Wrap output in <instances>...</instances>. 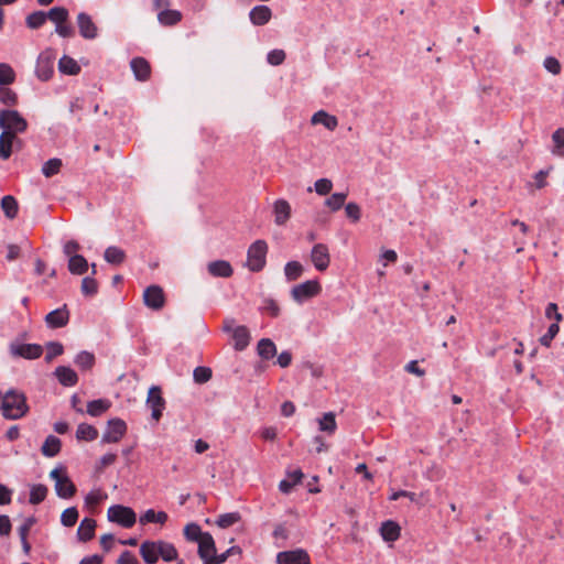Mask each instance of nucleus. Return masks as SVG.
Instances as JSON below:
<instances>
[{"label":"nucleus","instance_id":"f257e3e1","mask_svg":"<svg viewBox=\"0 0 564 564\" xmlns=\"http://www.w3.org/2000/svg\"><path fill=\"white\" fill-rule=\"evenodd\" d=\"M1 413L7 420H20L29 412L26 397L24 393L11 389L3 394Z\"/></svg>","mask_w":564,"mask_h":564},{"label":"nucleus","instance_id":"f03ea898","mask_svg":"<svg viewBox=\"0 0 564 564\" xmlns=\"http://www.w3.org/2000/svg\"><path fill=\"white\" fill-rule=\"evenodd\" d=\"M0 128L17 138L28 129V122L17 110L6 109L0 111Z\"/></svg>","mask_w":564,"mask_h":564},{"label":"nucleus","instance_id":"7ed1b4c3","mask_svg":"<svg viewBox=\"0 0 564 564\" xmlns=\"http://www.w3.org/2000/svg\"><path fill=\"white\" fill-rule=\"evenodd\" d=\"M268 243L262 240H256L250 245L247 251L246 267L252 272L261 271L267 262Z\"/></svg>","mask_w":564,"mask_h":564},{"label":"nucleus","instance_id":"20e7f679","mask_svg":"<svg viewBox=\"0 0 564 564\" xmlns=\"http://www.w3.org/2000/svg\"><path fill=\"white\" fill-rule=\"evenodd\" d=\"M107 519L123 528H131L137 521V514L132 508L122 505L110 506L107 510Z\"/></svg>","mask_w":564,"mask_h":564},{"label":"nucleus","instance_id":"39448f33","mask_svg":"<svg viewBox=\"0 0 564 564\" xmlns=\"http://www.w3.org/2000/svg\"><path fill=\"white\" fill-rule=\"evenodd\" d=\"M50 477L55 482V491L59 498L69 499L75 495L76 487L63 468H54L50 473Z\"/></svg>","mask_w":564,"mask_h":564},{"label":"nucleus","instance_id":"423d86ee","mask_svg":"<svg viewBox=\"0 0 564 564\" xmlns=\"http://www.w3.org/2000/svg\"><path fill=\"white\" fill-rule=\"evenodd\" d=\"M55 53L47 48L40 53L36 65L35 75L42 82H47L54 73Z\"/></svg>","mask_w":564,"mask_h":564},{"label":"nucleus","instance_id":"0eeeda50","mask_svg":"<svg viewBox=\"0 0 564 564\" xmlns=\"http://www.w3.org/2000/svg\"><path fill=\"white\" fill-rule=\"evenodd\" d=\"M322 288L317 280H308L295 285L291 290V296L296 303L302 304L319 294Z\"/></svg>","mask_w":564,"mask_h":564},{"label":"nucleus","instance_id":"6e6552de","mask_svg":"<svg viewBox=\"0 0 564 564\" xmlns=\"http://www.w3.org/2000/svg\"><path fill=\"white\" fill-rule=\"evenodd\" d=\"M127 432V424L119 417L110 419L107 422V427L102 434V444H115L118 443Z\"/></svg>","mask_w":564,"mask_h":564},{"label":"nucleus","instance_id":"1a4fd4ad","mask_svg":"<svg viewBox=\"0 0 564 564\" xmlns=\"http://www.w3.org/2000/svg\"><path fill=\"white\" fill-rule=\"evenodd\" d=\"M147 406L151 410V417L159 422L165 409V400L159 386H152L148 391Z\"/></svg>","mask_w":564,"mask_h":564},{"label":"nucleus","instance_id":"9d476101","mask_svg":"<svg viewBox=\"0 0 564 564\" xmlns=\"http://www.w3.org/2000/svg\"><path fill=\"white\" fill-rule=\"evenodd\" d=\"M276 564H311V556L305 549L297 547L281 551L275 556Z\"/></svg>","mask_w":564,"mask_h":564},{"label":"nucleus","instance_id":"9b49d317","mask_svg":"<svg viewBox=\"0 0 564 564\" xmlns=\"http://www.w3.org/2000/svg\"><path fill=\"white\" fill-rule=\"evenodd\" d=\"M9 349L12 356L29 360L37 359L43 354V348L39 344L12 343Z\"/></svg>","mask_w":564,"mask_h":564},{"label":"nucleus","instance_id":"f8f14e48","mask_svg":"<svg viewBox=\"0 0 564 564\" xmlns=\"http://www.w3.org/2000/svg\"><path fill=\"white\" fill-rule=\"evenodd\" d=\"M143 301L149 308L161 310L165 303L163 290L159 285L148 286L143 292Z\"/></svg>","mask_w":564,"mask_h":564},{"label":"nucleus","instance_id":"ddd939ff","mask_svg":"<svg viewBox=\"0 0 564 564\" xmlns=\"http://www.w3.org/2000/svg\"><path fill=\"white\" fill-rule=\"evenodd\" d=\"M77 26L80 36L86 40H95L98 36V26L93 21V18L85 12L78 13Z\"/></svg>","mask_w":564,"mask_h":564},{"label":"nucleus","instance_id":"4468645a","mask_svg":"<svg viewBox=\"0 0 564 564\" xmlns=\"http://www.w3.org/2000/svg\"><path fill=\"white\" fill-rule=\"evenodd\" d=\"M311 260L318 271H325L330 262L329 251L326 245L317 243L312 248Z\"/></svg>","mask_w":564,"mask_h":564},{"label":"nucleus","instance_id":"2eb2a0df","mask_svg":"<svg viewBox=\"0 0 564 564\" xmlns=\"http://www.w3.org/2000/svg\"><path fill=\"white\" fill-rule=\"evenodd\" d=\"M68 319H69V313H68L66 305H63L62 307L50 312L45 316V322H46L47 326L51 328L63 327L68 323Z\"/></svg>","mask_w":564,"mask_h":564},{"label":"nucleus","instance_id":"dca6fc26","mask_svg":"<svg viewBox=\"0 0 564 564\" xmlns=\"http://www.w3.org/2000/svg\"><path fill=\"white\" fill-rule=\"evenodd\" d=\"M274 223L283 226L291 217V205L288 200L279 198L273 203Z\"/></svg>","mask_w":564,"mask_h":564},{"label":"nucleus","instance_id":"f3484780","mask_svg":"<svg viewBox=\"0 0 564 564\" xmlns=\"http://www.w3.org/2000/svg\"><path fill=\"white\" fill-rule=\"evenodd\" d=\"M198 543V555L203 560V563L210 561L216 552L215 541L210 533H205L203 539Z\"/></svg>","mask_w":564,"mask_h":564},{"label":"nucleus","instance_id":"a211bd4d","mask_svg":"<svg viewBox=\"0 0 564 564\" xmlns=\"http://www.w3.org/2000/svg\"><path fill=\"white\" fill-rule=\"evenodd\" d=\"M272 18V11L268 6L260 4L253 7L249 12V19L253 25H264Z\"/></svg>","mask_w":564,"mask_h":564},{"label":"nucleus","instance_id":"6ab92c4d","mask_svg":"<svg viewBox=\"0 0 564 564\" xmlns=\"http://www.w3.org/2000/svg\"><path fill=\"white\" fill-rule=\"evenodd\" d=\"M207 271L215 278H229L234 270L231 264L226 260H216L207 264Z\"/></svg>","mask_w":564,"mask_h":564},{"label":"nucleus","instance_id":"aec40b11","mask_svg":"<svg viewBox=\"0 0 564 564\" xmlns=\"http://www.w3.org/2000/svg\"><path fill=\"white\" fill-rule=\"evenodd\" d=\"M140 554L147 564H154L160 557L159 541H144L140 545Z\"/></svg>","mask_w":564,"mask_h":564},{"label":"nucleus","instance_id":"412c9836","mask_svg":"<svg viewBox=\"0 0 564 564\" xmlns=\"http://www.w3.org/2000/svg\"><path fill=\"white\" fill-rule=\"evenodd\" d=\"M131 69L137 80L145 82L150 77V64L143 57H134L130 62Z\"/></svg>","mask_w":564,"mask_h":564},{"label":"nucleus","instance_id":"4be33fe9","mask_svg":"<svg viewBox=\"0 0 564 564\" xmlns=\"http://www.w3.org/2000/svg\"><path fill=\"white\" fill-rule=\"evenodd\" d=\"M58 382L64 387H74L78 382L77 373L69 367L59 366L54 371Z\"/></svg>","mask_w":564,"mask_h":564},{"label":"nucleus","instance_id":"5701e85b","mask_svg":"<svg viewBox=\"0 0 564 564\" xmlns=\"http://www.w3.org/2000/svg\"><path fill=\"white\" fill-rule=\"evenodd\" d=\"M311 123L322 124L327 130L334 131L338 127V119L324 110H319L312 116Z\"/></svg>","mask_w":564,"mask_h":564},{"label":"nucleus","instance_id":"b1692460","mask_svg":"<svg viewBox=\"0 0 564 564\" xmlns=\"http://www.w3.org/2000/svg\"><path fill=\"white\" fill-rule=\"evenodd\" d=\"M400 527L394 521L388 520L381 524L380 533L384 541L394 542L400 536Z\"/></svg>","mask_w":564,"mask_h":564},{"label":"nucleus","instance_id":"393cba45","mask_svg":"<svg viewBox=\"0 0 564 564\" xmlns=\"http://www.w3.org/2000/svg\"><path fill=\"white\" fill-rule=\"evenodd\" d=\"M96 528V521L91 518H85L82 520L78 530L77 536L80 541L87 542L94 538Z\"/></svg>","mask_w":564,"mask_h":564},{"label":"nucleus","instance_id":"a878e982","mask_svg":"<svg viewBox=\"0 0 564 564\" xmlns=\"http://www.w3.org/2000/svg\"><path fill=\"white\" fill-rule=\"evenodd\" d=\"M318 430L333 435L337 430V423L335 414L333 412H326L317 419Z\"/></svg>","mask_w":564,"mask_h":564},{"label":"nucleus","instance_id":"bb28decb","mask_svg":"<svg viewBox=\"0 0 564 564\" xmlns=\"http://www.w3.org/2000/svg\"><path fill=\"white\" fill-rule=\"evenodd\" d=\"M235 340V349L243 350L250 341V334L246 326H238L234 329V334L231 335Z\"/></svg>","mask_w":564,"mask_h":564},{"label":"nucleus","instance_id":"cd10ccee","mask_svg":"<svg viewBox=\"0 0 564 564\" xmlns=\"http://www.w3.org/2000/svg\"><path fill=\"white\" fill-rule=\"evenodd\" d=\"M111 406V402L107 399H97L88 402L87 404V414L90 416L97 417L104 414Z\"/></svg>","mask_w":564,"mask_h":564},{"label":"nucleus","instance_id":"c85d7f7f","mask_svg":"<svg viewBox=\"0 0 564 564\" xmlns=\"http://www.w3.org/2000/svg\"><path fill=\"white\" fill-rule=\"evenodd\" d=\"M169 519V516L164 511H155L153 509H148L139 519L141 524L147 523H160L164 524Z\"/></svg>","mask_w":564,"mask_h":564},{"label":"nucleus","instance_id":"c756f323","mask_svg":"<svg viewBox=\"0 0 564 564\" xmlns=\"http://www.w3.org/2000/svg\"><path fill=\"white\" fill-rule=\"evenodd\" d=\"M61 440L54 435H48L43 445H42V454L46 457H54L61 451Z\"/></svg>","mask_w":564,"mask_h":564},{"label":"nucleus","instance_id":"7c9ffc66","mask_svg":"<svg viewBox=\"0 0 564 564\" xmlns=\"http://www.w3.org/2000/svg\"><path fill=\"white\" fill-rule=\"evenodd\" d=\"M98 437V430L88 424V423H80L77 426L76 430V438L78 441H86L91 442L95 441Z\"/></svg>","mask_w":564,"mask_h":564},{"label":"nucleus","instance_id":"2f4dec72","mask_svg":"<svg viewBox=\"0 0 564 564\" xmlns=\"http://www.w3.org/2000/svg\"><path fill=\"white\" fill-rule=\"evenodd\" d=\"M58 69L65 75H77L80 72V66L73 57L64 55L58 61Z\"/></svg>","mask_w":564,"mask_h":564},{"label":"nucleus","instance_id":"473e14b6","mask_svg":"<svg viewBox=\"0 0 564 564\" xmlns=\"http://www.w3.org/2000/svg\"><path fill=\"white\" fill-rule=\"evenodd\" d=\"M158 20L162 25H174L182 20V13L177 10H161L158 14Z\"/></svg>","mask_w":564,"mask_h":564},{"label":"nucleus","instance_id":"72a5a7b5","mask_svg":"<svg viewBox=\"0 0 564 564\" xmlns=\"http://www.w3.org/2000/svg\"><path fill=\"white\" fill-rule=\"evenodd\" d=\"M105 260L110 264H121L126 259V252L116 246H110L105 250Z\"/></svg>","mask_w":564,"mask_h":564},{"label":"nucleus","instance_id":"f704fd0d","mask_svg":"<svg viewBox=\"0 0 564 564\" xmlns=\"http://www.w3.org/2000/svg\"><path fill=\"white\" fill-rule=\"evenodd\" d=\"M257 350L261 358L269 360L275 356L276 346L271 339L263 338L258 343Z\"/></svg>","mask_w":564,"mask_h":564},{"label":"nucleus","instance_id":"c9c22d12","mask_svg":"<svg viewBox=\"0 0 564 564\" xmlns=\"http://www.w3.org/2000/svg\"><path fill=\"white\" fill-rule=\"evenodd\" d=\"M48 20V12L44 11H34L30 13L25 19V24L28 28L32 30H36L44 25V23Z\"/></svg>","mask_w":564,"mask_h":564},{"label":"nucleus","instance_id":"e433bc0d","mask_svg":"<svg viewBox=\"0 0 564 564\" xmlns=\"http://www.w3.org/2000/svg\"><path fill=\"white\" fill-rule=\"evenodd\" d=\"M15 137L8 135V132H1L0 134V159L8 160L12 153V145L15 141Z\"/></svg>","mask_w":564,"mask_h":564},{"label":"nucleus","instance_id":"4c0bfd02","mask_svg":"<svg viewBox=\"0 0 564 564\" xmlns=\"http://www.w3.org/2000/svg\"><path fill=\"white\" fill-rule=\"evenodd\" d=\"M1 208L4 213V215L10 219L15 218L18 215V210H19L18 202L11 195H7L1 199Z\"/></svg>","mask_w":564,"mask_h":564},{"label":"nucleus","instance_id":"58836bf2","mask_svg":"<svg viewBox=\"0 0 564 564\" xmlns=\"http://www.w3.org/2000/svg\"><path fill=\"white\" fill-rule=\"evenodd\" d=\"M74 362L82 370H89L95 365V356L93 352L83 350L75 356Z\"/></svg>","mask_w":564,"mask_h":564},{"label":"nucleus","instance_id":"ea45409f","mask_svg":"<svg viewBox=\"0 0 564 564\" xmlns=\"http://www.w3.org/2000/svg\"><path fill=\"white\" fill-rule=\"evenodd\" d=\"M68 270L73 274H84L88 270V262L83 256H76L68 259Z\"/></svg>","mask_w":564,"mask_h":564},{"label":"nucleus","instance_id":"a19ab883","mask_svg":"<svg viewBox=\"0 0 564 564\" xmlns=\"http://www.w3.org/2000/svg\"><path fill=\"white\" fill-rule=\"evenodd\" d=\"M68 18V10L64 7H54L48 11V20L55 24V28L67 22Z\"/></svg>","mask_w":564,"mask_h":564},{"label":"nucleus","instance_id":"79ce46f5","mask_svg":"<svg viewBox=\"0 0 564 564\" xmlns=\"http://www.w3.org/2000/svg\"><path fill=\"white\" fill-rule=\"evenodd\" d=\"M159 553L160 557L165 562L177 560V550L172 543L159 541Z\"/></svg>","mask_w":564,"mask_h":564},{"label":"nucleus","instance_id":"37998d69","mask_svg":"<svg viewBox=\"0 0 564 564\" xmlns=\"http://www.w3.org/2000/svg\"><path fill=\"white\" fill-rule=\"evenodd\" d=\"M303 273V265L297 261H290L284 267V274L288 281L299 279Z\"/></svg>","mask_w":564,"mask_h":564},{"label":"nucleus","instance_id":"c03bdc74","mask_svg":"<svg viewBox=\"0 0 564 564\" xmlns=\"http://www.w3.org/2000/svg\"><path fill=\"white\" fill-rule=\"evenodd\" d=\"M108 495L100 488L93 489L85 497V505L88 507L98 506L101 501L106 500Z\"/></svg>","mask_w":564,"mask_h":564},{"label":"nucleus","instance_id":"a18cd8bd","mask_svg":"<svg viewBox=\"0 0 564 564\" xmlns=\"http://www.w3.org/2000/svg\"><path fill=\"white\" fill-rule=\"evenodd\" d=\"M47 496V487L42 485V484H39V485H34L32 486L31 490H30V503L32 505H39L41 503Z\"/></svg>","mask_w":564,"mask_h":564},{"label":"nucleus","instance_id":"49530a36","mask_svg":"<svg viewBox=\"0 0 564 564\" xmlns=\"http://www.w3.org/2000/svg\"><path fill=\"white\" fill-rule=\"evenodd\" d=\"M15 80L14 69L7 63H0V85L8 86Z\"/></svg>","mask_w":564,"mask_h":564},{"label":"nucleus","instance_id":"de8ad7c7","mask_svg":"<svg viewBox=\"0 0 564 564\" xmlns=\"http://www.w3.org/2000/svg\"><path fill=\"white\" fill-rule=\"evenodd\" d=\"M552 140L554 143V147L552 149V153L558 156L564 155V128L557 129L553 135Z\"/></svg>","mask_w":564,"mask_h":564},{"label":"nucleus","instance_id":"09e8293b","mask_svg":"<svg viewBox=\"0 0 564 564\" xmlns=\"http://www.w3.org/2000/svg\"><path fill=\"white\" fill-rule=\"evenodd\" d=\"M346 197V193H334L325 200V205L333 212L339 210L344 206Z\"/></svg>","mask_w":564,"mask_h":564},{"label":"nucleus","instance_id":"8fccbe9b","mask_svg":"<svg viewBox=\"0 0 564 564\" xmlns=\"http://www.w3.org/2000/svg\"><path fill=\"white\" fill-rule=\"evenodd\" d=\"M206 532H203L200 527L196 523H188L184 528V535L188 541L198 542L203 539V535Z\"/></svg>","mask_w":564,"mask_h":564},{"label":"nucleus","instance_id":"3c124183","mask_svg":"<svg viewBox=\"0 0 564 564\" xmlns=\"http://www.w3.org/2000/svg\"><path fill=\"white\" fill-rule=\"evenodd\" d=\"M62 167V160L54 158L46 161L42 166V173L46 177H52L57 174Z\"/></svg>","mask_w":564,"mask_h":564},{"label":"nucleus","instance_id":"603ef678","mask_svg":"<svg viewBox=\"0 0 564 564\" xmlns=\"http://www.w3.org/2000/svg\"><path fill=\"white\" fill-rule=\"evenodd\" d=\"M259 310L270 315L271 317H278L280 314V306L279 304L272 300V299H264L259 307Z\"/></svg>","mask_w":564,"mask_h":564},{"label":"nucleus","instance_id":"864d4df0","mask_svg":"<svg viewBox=\"0 0 564 564\" xmlns=\"http://www.w3.org/2000/svg\"><path fill=\"white\" fill-rule=\"evenodd\" d=\"M78 520V510L75 507L65 509L61 516V522L64 527H73Z\"/></svg>","mask_w":564,"mask_h":564},{"label":"nucleus","instance_id":"5fc2aeb1","mask_svg":"<svg viewBox=\"0 0 564 564\" xmlns=\"http://www.w3.org/2000/svg\"><path fill=\"white\" fill-rule=\"evenodd\" d=\"M64 352V347L58 341H50L46 344V362H51L55 357L61 356Z\"/></svg>","mask_w":564,"mask_h":564},{"label":"nucleus","instance_id":"6e6d98bb","mask_svg":"<svg viewBox=\"0 0 564 564\" xmlns=\"http://www.w3.org/2000/svg\"><path fill=\"white\" fill-rule=\"evenodd\" d=\"M240 520V516L238 512H230L220 514L216 521L217 525L220 528H228L234 525Z\"/></svg>","mask_w":564,"mask_h":564},{"label":"nucleus","instance_id":"4d7b16f0","mask_svg":"<svg viewBox=\"0 0 564 564\" xmlns=\"http://www.w3.org/2000/svg\"><path fill=\"white\" fill-rule=\"evenodd\" d=\"M17 94L11 88L0 85V101L2 104L13 106L17 104Z\"/></svg>","mask_w":564,"mask_h":564},{"label":"nucleus","instance_id":"13d9d810","mask_svg":"<svg viewBox=\"0 0 564 564\" xmlns=\"http://www.w3.org/2000/svg\"><path fill=\"white\" fill-rule=\"evenodd\" d=\"M82 292L86 296H93L98 292L97 281L90 276H86L82 281Z\"/></svg>","mask_w":564,"mask_h":564},{"label":"nucleus","instance_id":"bf43d9fd","mask_svg":"<svg viewBox=\"0 0 564 564\" xmlns=\"http://www.w3.org/2000/svg\"><path fill=\"white\" fill-rule=\"evenodd\" d=\"M558 332H560L558 324L557 323H552L549 326L547 332L543 336H541V338H540L541 345L544 346V347H550L552 340L558 334Z\"/></svg>","mask_w":564,"mask_h":564},{"label":"nucleus","instance_id":"052dcab7","mask_svg":"<svg viewBox=\"0 0 564 564\" xmlns=\"http://www.w3.org/2000/svg\"><path fill=\"white\" fill-rule=\"evenodd\" d=\"M285 59V52L283 50H272L267 55V61L270 65H281Z\"/></svg>","mask_w":564,"mask_h":564},{"label":"nucleus","instance_id":"680f3d73","mask_svg":"<svg viewBox=\"0 0 564 564\" xmlns=\"http://www.w3.org/2000/svg\"><path fill=\"white\" fill-rule=\"evenodd\" d=\"M314 188L318 195H327L333 188V183L328 178H319L315 182Z\"/></svg>","mask_w":564,"mask_h":564},{"label":"nucleus","instance_id":"e2e57ef3","mask_svg":"<svg viewBox=\"0 0 564 564\" xmlns=\"http://www.w3.org/2000/svg\"><path fill=\"white\" fill-rule=\"evenodd\" d=\"M345 212H346V216L351 219L354 223H357L359 221L360 217H361V209H360V206L356 203H348L346 206H345Z\"/></svg>","mask_w":564,"mask_h":564},{"label":"nucleus","instance_id":"0e129e2a","mask_svg":"<svg viewBox=\"0 0 564 564\" xmlns=\"http://www.w3.org/2000/svg\"><path fill=\"white\" fill-rule=\"evenodd\" d=\"M193 376H194V380L197 383H204L210 379L212 370L206 367H197V368H195Z\"/></svg>","mask_w":564,"mask_h":564},{"label":"nucleus","instance_id":"69168bd1","mask_svg":"<svg viewBox=\"0 0 564 564\" xmlns=\"http://www.w3.org/2000/svg\"><path fill=\"white\" fill-rule=\"evenodd\" d=\"M543 66L553 75H558L561 73V64L558 59L553 56H547L543 62Z\"/></svg>","mask_w":564,"mask_h":564},{"label":"nucleus","instance_id":"338daca9","mask_svg":"<svg viewBox=\"0 0 564 564\" xmlns=\"http://www.w3.org/2000/svg\"><path fill=\"white\" fill-rule=\"evenodd\" d=\"M34 523H35V518H33V517H29L23 521V523L18 529L20 540H24L25 538H28V534H29L31 528L34 525Z\"/></svg>","mask_w":564,"mask_h":564},{"label":"nucleus","instance_id":"774afa93","mask_svg":"<svg viewBox=\"0 0 564 564\" xmlns=\"http://www.w3.org/2000/svg\"><path fill=\"white\" fill-rule=\"evenodd\" d=\"M545 316L549 319H554V323H560L563 319V315L558 313L557 305L555 303H549L545 308Z\"/></svg>","mask_w":564,"mask_h":564}]
</instances>
